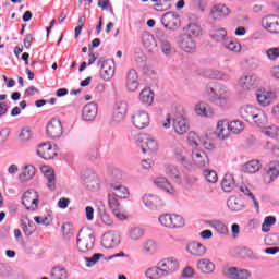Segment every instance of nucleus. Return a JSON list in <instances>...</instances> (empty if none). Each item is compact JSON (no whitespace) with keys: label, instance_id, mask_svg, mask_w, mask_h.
<instances>
[{"label":"nucleus","instance_id":"1","mask_svg":"<svg viewBox=\"0 0 279 279\" xmlns=\"http://www.w3.org/2000/svg\"><path fill=\"white\" fill-rule=\"evenodd\" d=\"M208 90L211 93L209 96V101H211V104L219 106L220 108L228 105L229 96L226 86L219 83H213L208 85Z\"/></svg>","mask_w":279,"mask_h":279},{"label":"nucleus","instance_id":"2","mask_svg":"<svg viewBox=\"0 0 279 279\" xmlns=\"http://www.w3.org/2000/svg\"><path fill=\"white\" fill-rule=\"evenodd\" d=\"M76 245L80 252L93 250L95 247V231L90 227L82 228L77 235Z\"/></svg>","mask_w":279,"mask_h":279},{"label":"nucleus","instance_id":"3","mask_svg":"<svg viewBox=\"0 0 279 279\" xmlns=\"http://www.w3.org/2000/svg\"><path fill=\"white\" fill-rule=\"evenodd\" d=\"M159 222L163 228H184L185 221L184 218L178 214H166L159 216Z\"/></svg>","mask_w":279,"mask_h":279},{"label":"nucleus","instance_id":"4","mask_svg":"<svg viewBox=\"0 0 279 279\" xmlns=\"http://www.w3.org/2000/svg\"><path fill=\"white\" fill-rule=\"evenodd\" d=\"M163 271V276L167 278V276H171V274H175L178 269H180V263L174 257H168L165 259H161L157 263Z\"/></svg>","mask_w":279,"mask_h":279},{"label":"nucleus","instance_id":"5","mask_svg":"<svg viewBox=\"0 0 279 279\" xmlns=\"http://www.w3.org/2000/svg\"><path fill=\"white\" fill-rule=\"evenodd\" d=\"M121 243V235L117 231H108L102 235L101 245L105 250H112Z\"/></svg>","mask_w":279,"mask_h":279},{"label":"nucleus","instance_id":"6","mask_svg":"<svg viewBox=\"0 0 279 279\" xmlns=\"http://www.w3.org/2000/svg\"><path fill=\"white\" fill-rule=\"evenodd\" d=\"M22 204L26 210H36L38 208V192L35 190L26 191L22 196Z\"/></svg>","mask_w":279,"mask_h":279},{"label":"nucleus","instance_id":"7","mask_svg":"<svg viewBox=\"0 0 279 279\" xmlns=\"http://www.w3.org/2000/svg\"><path fill=\"white\" fill-rule=\"evenodd\" d=\"M137 143L143 151V154H154V151L158 150V143L154 141V138L147 135H140L137 137Z\"/></svg>","mask_w":279,"mask_h":279},{"label":"nucleus","instance_id":"8","mask_svg":"<svg viewBox=\"0 0 279 279\" xmlns=\"http://www.w3.org/2000/svg\"><path fill=\"white\" fill-rule=\"evenodd\" d=\"M239 84L244 90H252L254 88H258L260 77L256 74H246L239 80Z\"/></svg>","mask_w":279,"mask_h":279},{"label":"nucleus","instance_id":"9","mask_svg":"<svg viewBox=\"0 0 279 279\" xmlns=\"http://www.w3.org/2000/svg\"><path fill=\"white\" fill-rule=\"evenodd\" d=\"M98 66H100V76L104 82H110V78L114 77V61H98Z\"/></svg>","mask_w":279,"mask_h":279},{"label":"nucleus","instance_id":"10","mask_svg":"<svg viewBox=\"0 0 279 279\" xmlns=\"http://www.w3.org/2000/svg\"><path fill=\"white\" fill-rule=\"evenodd\" d=\"M223 276L230 279H247L252 272L247 269H239L236 267H225L222 270Z\"/></svg>","mask_w":279,"mask_h":279},{"label":"nucleus","instance_id":"11","mask_svg":"<svg viewBox=\"0 0 279 279\" xmlns=\"http://www.w3.org/2000/svg\"><path fill=\"white\" fill-rule=\"evenodd\" d=\"M47 136H49V138H52L56 141V138H60V136H62V122L60 121V119H56L53 118L47 125Z\"/></svg>","mask_w":279,"mask_h":279},{"label":"nucleus","instance_id":"12","mask_svg":"<svg viewBox=\"0 0 279 279\" xmlns=\"http://www.w3.org/2000/svg\"><path fill=\"white\" fill-rule=\"evenodd\" d=\"M262 27L270 34H279V16L267 15L262 19Z\"/></svg>","mask_w":279,"mask_h":279},{"label":"nucleus","instance_id":"13","mask_svg":"<svg viewBox=\"0 0 279 279\" xmlns=\"http://www.w3.org/2000/svg\"><path fill=\"white\" fill-rule=\"evenodd\" d=\"M37 156H39V158H44V160H52V158L58 156V153H56L51 143L47 142L38 145Z\"/></svg>","mask_w":279,"mask_h":279},{"label":"nucleus","instance_id":"14","mask_svg":"<svg viewBox=\"0 0 279 279\" xmlns=\"http://www.w3.org/2000/svg\"><path fill=\"white\" fill-rule=\"evenodd\" d=\"M142 202L146 206V208H149L150 210H156L158 208H161V206H165V202L162 201V198L154 194H145L142 197Z\"/></svg>","mask_w":279,"mask_h":279},{"label":"nucleus","instance_id":"15","mask_svg":"<svg viewBox=\"0 0 279 279\" xmlns=\"http://www.w3.org/2000/svg\"><path fill=\"white\" fill-rule=\"evenodd\" d=\"M161 23L166 29H175V27H180V15L174 12L165 13Z\"/></svg>","mask_w":279,"mask_h":279},{"label":"nucleus","instance_id":"16","mask_svg":"<svg viewBox=\"0 0 279 279\" xmlns=\"http://www.w3.org/2000/svg\"><path fill=\"white\" fill-rule=\"evenodd\" d=\"M192 160L194 165H196V167H199L201 169L210 166V159L204 150L194 149L192 151Z\"/></svg>","mask_w":279,"mask_h":279},{"label":"nucleus","instance_id":"17","mask_svg":"<svg viewBox=\"0 0 279 279\" xmlns=\"http://www.w3.org/2000/svg\"><path fill=\"white\" fill-rule=\"evenodd\" d=\"M132 121L137 130H145L149 125V114L145 111H137L132 117Z\"/></svg>","mask_w":279,"mask_h":279},{"label":"nucleus","instance_id":"18","mask_svg":"<svg viewBox=\"0 0 279 279\" xmlns=\"http://www.w3.org/2000/svg\"><path fill=\"white\" fill-rule=\"evenodd\" d=\"M98 107L97 102H88L83 107L82 119L83 121H95L97 117Z\"/></svg>","mask_w":279,"mask_h":279},{"label":"nucleus","instance_id":"19","mask_svg":"<svg viewBox=\"0 0 279 279\" xmlns=\"http://www.w3.org/2000/svg\"><path fill=\"white\" fill-rule=\"evenodd\" d=\"M256 99L259 106H269L274 99H276V93L267 92L266 89H258L256 93Z\"/></svg>","mask_w":279,"mask_h":279},{"label":"nucleus","instance_id":"20","mask_svg":"<svg viewBox=\"0 0 279 279\" xmlns=\"http://www.w3.org/2000/svg\"><path fill=\"white\" fill-rule=\"evenodd\" d=\"M179 45L186 53H193L197 49V44H195V39L191 35H182Z\"/></svg>","mask_w":279,"mask_h":279},{"label":"nucleus","instance_id":"21","mask_svg":"<svg viewBox=\"0 0 279 279\" xmlns=\"http://www.w3.org/2000/svg\"><path fill=\"white\" fill-rule=\"evenodd\" d=\"M186 251L191 256H196L198 258H202V256H206V246H204L199 242H191L186 246Z\"/></svg>","mask_w":279,"mask_h":279},{"label":"nucleus","instance_id":"22","mask_svg":"<svg viewBox=\"0 0 279 279\" xmlns=\"http://www.w3.org/2000/svg\"><path fill=\"white\" fill-rule=\"evenodd\" d=\"M126 88L131 93L138 88V72L134 69H131L126 74Z\"/></svg>","mask_w":279,"mask_h":279},{"label":"nucleus","instance_id":"23","mask_svg":"<svg viewBox=\"0 0 279 279\" xmlns=\"http://www.w3.org/2000/svg\"><path fill=\"white\" fill-rule=\"evenodd\" d=\"M172 126L174 132L182 136V134H186L189 132V122L183 117L174 118L172 121Z\"/></svg>","mask_w":279,"mask_h":279},{"label":"nucleus","instance_id":"24","mask_svg":"<svg viewBox=\"0 0 279 279\" xmlns=\"http://www.w3.org/2000/svg\"><path fill=\"white\" fill-rule=\"evenodd\" d=\"M158 40L162 53H165V56H171L173 47L171 46V41H169V36H167L165 33H159Z\"/></svg>","mask_w":279,"mask_h":279},{"label":"nucleus","instance_id":"25","mask_svg":"<svg viewBox=\"0 0 279 279\" xmlns=\"http://www.w3.org/2000/svg\"><path fill=\"white\" fill-rule=\"evenodd\" d=\"M196 267L201 274H213V271H215V263L208 258L198 259Z\"/></svg>","mask_w":279,"mask_h":279},{"label":"nucleus","instance_id":"26","mask_svg":"<svg viewBox=\"0 0 279 279\" xmlns=\"http://www.w3.org/2000/svg\"><path fill=\"white\" fill-rule=\"evenodd\" d=\"M279 175V161H270L268 166V170L264 175V180L266 182H271L275 178Z\"/></svg>","mask_w":279,"mask_h":279},{"label":"nucleus","instance_id":"27","mask_svg":"<svg viewBox=\"0 0 279 279\" xmlns=\"http://www.w3.org/2000/svg\"><path fill=\"white\" fill-rule=\"evenodd\" d=\"M154 184H156L158 189H162L163 191H166V193H169L170 195H173V193H175V190L173 189L169 180H167V178L165 177L156 178L154 180Z\"/></svg>","mask_w":279,"mask_h":279},{"label":"nucleus","instance_id":"28","mask_svg":"<svg viewBox=\"0 0 279 279\" xmlns=\"http://www.w3.org/2000/svg\"><path fill=\"white\" fill-rule=\"evenodd\" d=\"M44 178L47 180V186L50 191H56V172L51 168L41 169Z\"/></svg>","mask_w":279,"mask_h":279},{"label":"nucleus","instance_id":"29","mask_svg":"<svg viewBox=\"0 0 279 279\" xmlns=\"http://www.w3.org/2000/svg\"><path fill=\"white\" fill-rule=\"evenodd\" d=\"M211 17L217 19H223V16H228L230 14V9L226 7V4H216L211 9Z\"/></svg>","mask_w":279,"mask_h":279},{"label":"nucleus","instance_id":"30","mask_svg":"<svg viewBox=\"0 0 279 279\" xmlns=\"http://www.w3.org/2000/svg\"><path fill=\"white\" fill-rule=\"evenodd\" d=\"M166 175L177 184H182V174H180V170L175 166H166Z\"/></svg>","mask_w":279,"mask_h":279},{"label":"nucleus","instance_id":"31","mask_svg":"<svg viewBox=\"0 0 279 279\" xmlns=\"http://www.w3.org/2000/svg\"><path fill=\"white\" fill-rule=\"evenodd\" d=\"M145 276L148 279H161V278H167L165 276V272L162 271V269L160 268V265L157 264V266H153L149 267L146 271H145Z\"/></svg>","mask_w":279,"mask_h":279},{"label":"nucleus","instance_id":"32","mask_svg":"<svg viewBox=\"0 0 279 279\" xmlns=\"http://www.w3.org/2000/svg\"><path fill=\"white\" fill-rule=\"evenodd\" d=\"M36 175V168L32 165H27L22 169V173L19 175L21 182H27Z\"/></svg>","mask_w":279,"mask_h":279},{"label":"nucleus","instance_id":"33","mask_svg":"<svg viewBox=\"0 0 279 279\" xmlns=\"http://www.w3.org/2000/svg\"><path fill=\"white\" fill-rule=\"evenodd\" d=\"M209 36L215 43H221V40H225L226 36H228V32L226 28L214 27L209 31Z\"/></svg>","mask_w":279,"mask_h":279},{"label":"nucleus","instance_id":"34","mask_svg":"<svg viewBox=\"0 0 279 279\" xmlns=\"http://www.w3.org/2000/svg\"><path fill=\"white\" fill-rule=\"evenodd\" d=\"M125 114H128V105H118L117 108L113 110V121H116V123H120V121H123V119H125Z\"/></svg>","mask_w":279,"mask_h":279},{"label":"nucleus","instance_id":"35","mask_svg":"<svg viewBox=\"0 0 279 279\" xmlns=\"http://www.w3.org/2000/svg\"><path fill=\"white\" fill-rule=\"evenodd\" d=\"M257 109L258 108L250 105L243 106L240 108V116L242 119H244V121H252V118Z\"/></svg>","mask_w":279,"mask_h":279},{"label":"nucleus","instance_id":"36","mask_svg":"<svg viewBox=\"0 0 279 279\" xmlns=\"http://www.w3.org/2000/svg\"><path fill=\"white\" fill-rule=\"evenodd\" d=\"M140 101L146 106H151L154 104V92L150 88H144L140 93Z\"/></svg>","mask_w":279,"mask_h":279},{"label":"nucleus","instance_id":"37","mask_svg":"<svg viewBox=\"0 0 279 279\" xmlns=\"http://www.w3.org/2000/svg\"><path fill=\"white\" fill-rule=\"evenodd\" d=\"M251 121H253L255 125L260 128V125H265V123H267V114H265V111L257 109L253 113V118H251Z\"/></svg>","mask_w":279,"mask_h":279},{"label":"nucleus","instance_id":"38","mask_svg":"<svg viewBox=\"0 0 279 279\" xmlns=\"http://www.w3.org/2000/svg\"><path fill=\"white\" fill-rule=\"evenodd\" d=\"M227 206H228L229 210H232L233 213H239L240 210H243V208H244L243 202L234 196H231L227 201Z\"/></svg>","mask_w":279,"mask_h":279},{"label":"nucleus","instance_id":"39","mask_svg":"<svg viewBox=\"0 0 279 279\" xmlns=\"http://www.w3.org/2000/svg\"><path fill=\"white\" fill-rule=\"evenodd\" d=\"M221 186L225 193H231L234 189V177L232 174H226L222 179Z\"/></svg>","mask_w":279,"mask_h":279},{"label":"nucleus","instance_id":"40","mask_svg":"<svg viewBox=\"0 0 279 279\" xmlns=\"http://www.w3.org/2000/svg\"><path fill=\"white\" fill-rule=\"evenodd\" d=\"M257 171H260V161H258V160L247 161L243 166L244 173H257Z\"/></svg>","mask_w":279,"mask_h":279},{"label":"nucleus","instance_id":"41","mask_svg":"<svg viewBox=\"0 0 279 279\" xmlns=\"http://www.w3.org/2000/svg\"><path fill=\"white\" fill-rule=\"evenodd\" d=\"M143 252L145 254L154 255L158 252V244L154 240H147L143 243Z\"/></svg>","mask_w":279,"mask_h":279},{"label":"nucleus","instance_id":"42","mask_svg":"<svg viewBox=\"0 0 279 279\" xmlns=\"http://www.w3.org/2000/svg\"><path fill=\"white\" fill-rule=\"evenodd\" d=\"M228 130L233 134H241L245 130V124L240 120H233L229 122Z\"/></svg>","mask_w":279,"mask_h":279},{"label":"nucleus","instance_id":"43","mask_svg":"<svg viewBox=\"0 0 279 279\" xmlns=\"http://www.w3.org/2000/svg\"><path fill=\"white\" fill-rule=\"evenodd\" d=\"M239 191L241 193H243V195H245L246 197H250L252 199V202L254 203V206H255V208H257V210L260 208L258 201H256V196H254V193H252V191H250V187H247V185H245V184L240 185Z\"/></svg>","mask_w":279,"mask_h":279},{"label":"nucleus","instance_id":"44","mask_svg":"<svg viewBox=\"0 0 279 279\" xmlns=\"http://www.w3.org/2000/svg\"><path fill=\"white\" fill-rule=\"evenodd\" d=\"M50 279H69V272L62 267L52 268Z\"/></svg>","mask_w":279,"mask_h":279},{"label":"nucleus","instance_id":"45","mask_svg":"<svg viewBox=\"0 0 279 279\" xmlns=\"http://www.w3.org/2000/svg\"><path fill=\"white\" fill-rule=\"evenodd\" d=\"M112 190L114 191L112 193V195L116 197H119L120 199H125V197H128V195H130L128 187H125L123 185H113Z\"/></svg>","mask_w":279,"mask_h":279},{"label":"nucleus","instance_id":"46","mask_svg":"<svg viewBox=\"0 0 279 279\" xmlns=\"http://www.w3.org/2000/svg\"><path fill=\"white\" fill-rule=\"evenodd\" d=\"M211 228H214V230H216V232H218V234H228V226H226V223L221 222V220H214L210 223Z\"/></svg>","mask_w":279,"mask_h":279},{"label":"nucleus","instance_id":"47","mask_svg":"<svg viewBox=\"0 0 279 279\" xmlns=\"http://www.w3.org/2000/svg\"><path fill=\"white\" fill-rule=\"evenodd\" d=\"M143 43H144V46H146V48L149 49L150 51L153 49H156V47H158V44L156 43V38L151 34L145 35L143 37Z\"/></svg>","mask_w":279,"mask_h":279},{"label":"nucleus","instance_id":"48","mask_svg":"<svg viewBox=\"0 0 279 279\" xmlns=\"http://www.w3.org/2000/svg\"><path fill=\"white\" fill-rule=\"evenodd\" d=\"M264 134L266 136H269L270 138H277L279 141V128L276 125L267 126L263 130Z\"/></svg>","mask_w":279,"mask_h":279},{"label":"nucleus","instance_id":"49","mask_svg":"<svg viewBox=\"0 0 279 279\" xmlns=\"http://www.w3.org/2000/svg\"><path fill=\"white\" fill-rule=\"evenodd\" d=\"M274 223H276V217L267 216L264 219V222L262 225V232H269V230H271V226H274Z\"/></svg>","mask_w":279,"mask_h":279},{"label":"nucleus","instance_id":"50","mask_svg":"<svg viewBox=\"0 0 279 279\" xmlns=\"http://www.w3.org/2000/svg\"><path fill=\"white\" fill-rule=\"evenodd\" d=\"M153 3H155L154 10H156V12H167V10H171V4L165 3L162 0L153 1Z\"/></svg>","mask_w":279,"mask_h":279},{"label":"nucleus","instance_id":"51","mask_svg":"<svg viewBox=\"0 0 279 279\" xmlns=\"http://www.w3.org/2000/svg\"><path fill=\"white\" fill-rule=\"evenodd\" d=\"M144 234H145V231L142 228L135 227V228H132L130 231V239L132 241H138Z\"/></svg>","mask_w":279,"mask_h":279},{"label":"nucleus","instance_id":"52","mask_svg":"<svg viewBox=\"0 0 279 279\" xmlns=\"http://www.w3.org/2000/svg\"><path fill=\"white\" fill-rule=\"evenodd\" d=\"M203 173L206 181L210 184H215L219 180V177H217V172L214 170H204Z\"/></svg>","mask_w":279,"mask_h":279},{"label":"nucleus","instance_id":"53","mask_svg":"<svg viewBox=\"0 0 279 279\" xmlns=\"http://www.w3.org/2000/svg\"><path fill=\"white\" fill-rule=\"evenodd\" d=\"M85 184L89 191H95L97 189V177L95 174H90L84 179Z\"/></svg>","mask_w":279,"mask_h":279},{"label":"nucleus","instance_id":"54","mask_svg":"<svg viewBox=\"0 0 279 279\" xmlns=\"http://www.w3.org/2000/svg\"><path fill=\"white\" fill-rule=\"evenodd\" d=\"M267 245H279V234L278 233H269L264 239Z\"/></svg>","mask_w":279,"mask_h":279},{"label":"nucleus","instance_id":"55","mask_svg":"<svg viewBox=\"0 0 279 279\" xmlns=\"http://www.w3.org/2000/svg\"><path fill=\"white\" fill-rule=\"evenodd\" d=\"M99 258H104V254L101 253H96L92 257H86V266L87 267H94V265H97L99 263Z\"/></svg>","mask_w":279,"mask_h":279},{"label":"nucleus","instance_id":"56","mask_svg":"<svg viewBox=\"0 0 279 279\" xmlns=\"http://www.w3.org/2000/svg\"><path fill=\"white\" fill-rule=\"evenodd\" d=\"M62 230L64 239H66V241L71 240L73 236V226L69 222H65L62 225Z\"/></svg>","mask_w":279,"mask_h":279},{"label":"nucleus","instance_id":"57","mask_svg":"<svg viewBox=\"0 0 279 279\" xmlns=\"http://www.w3.org/2000/svg\"><path fill=\"white\" fill-rule=\"evenodd\" d=\"M187 32H189V34H186L185 36H199V34L202 32V27H199V25H197L195 23H191L187 26Z\"/></svg>","mask_w":279,"mask_h":279},{"label":"nucleus","instance_id":"58","mask_svg":"<svg viewBox=\"0 0 279 279\" xmlns=\"http://www.w3.org/2000/svg\"><path fill=\"white\" fill-rule=\"evenodd\" d=\"M19 137H20L21 143H27V141H29V138H32V130H29V128L22 129Z\"/></svg>","mask_w":279,"mask_h":279},{"label":"nucleus","instance_id":"59","mask_svg":"<svg viewBox=\"0 0 279 279\" xmlns=\"http://www.w3.org/2000/svg\"><path fill=\"white\" fill-rule=\"evenodd\" d=\"M194 110L199 117H210V114H208V111H206V104L204 102L197 104Z\"/></svg>","mask_w":279,"mask_h":279},{"label":"nucleus","instance_id":"60","mask_svg":"<svg viewBox=\"0 0 279 279\" xmlns=\"http://www.w3.org/2000/svg\"><path fill=\"white\" fill-rule=\"evenodd\" d=\"M266 56L268 60H279V47L267 49Z\"/></svg>","mask_w":279,"mask_h":279},{"label":"nucleus","instance_id":"61","mask_svg":"<svg viewBox=\"0 0 279 279\" xmlns=\"http://www.w3.org/2000/svg\"><path fill=\"white\" fill-rule=\"evenodd\" d=\"M108 201L111 210H117L118 208H121V204H119V201L117 199V196H114V194H109Z\"/></svg>","mask_w":279,"mask_h":279},{"label":"nucleus","instance_id":"62","mask_svg":"<svg viewBox=\"0 0 279 279\" xmlns=\"http://www.w3.org/2000/svg\"><path fill=\"white\" fill-rule=\"evenodd\" d=\"M190 145L197 147L199 145V136L195 132H190L187 136Z\"/></svg>","mask_w":279,"mask_h":279},{"label":"nucleus","instance_id":"63","mask_svg":"<svg viewBox=\"0 0 279 279\" xmlns=\"http://www.w3.org/2000/svg\"><path fill=\"white\" fill-rule=\"evenodd\" d=\"M9 137H10V130L2 129L0 131V147L8 141Z\"/></svg>","mask_w":279,"mask_h":279},{"label":"nucleus","instance_id":"64","mask_svg":"<svg viewBox=\"0 0 279 279\" xmlns=\"http://www.w3.org/2000/svg\"><path fill=\"white\" fill-rule=\"evenodd\" d=\"M226 47L229 51H233L234 53H239V51H241V46L234 41H230Z\"/></svg>","mask_w":279,"mask_h":279}]
</instances>
